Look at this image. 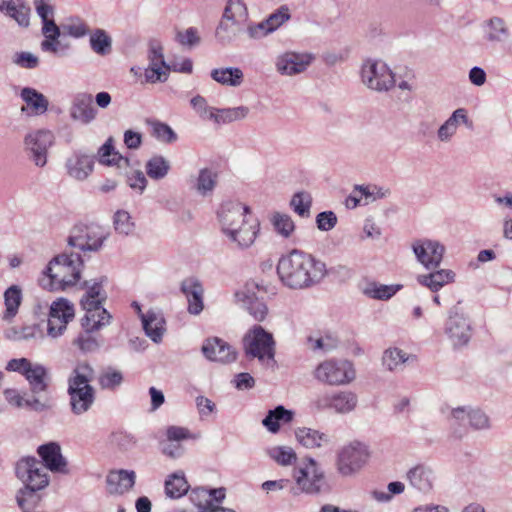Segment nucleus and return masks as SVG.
<instances>
[{"mask_svg": "<svg viewBox=\"0 0 512 512\" xmlns=\"http://www.w3.org/2000/svg\"><path fill=\"white\" fill-rule=\"evenodd\" d=\"M452 417L458 421L468 419L470 425L475 429H483L489 426L488 417L480 410L466 412L465 408L459 407L452 411Z\"/></svg>", "mask_w": 512, "mask_h": 512, "instance_id": "e433bc0d", "label": "nucleus"}, {"mask_svg": "<svg viewBox=\"0 0 512 512\" xmlns=\"http://www.w3.org/2000/svg\"><path fill=\"white\" fill-rule=\"evenodd\" d=\"M370 457L367 446L354 441L342 447L337 453L336 467L340 474L349 476L359 471Z\"/></svg>", "mask_w": 512, "mask_h": 512, "instance_id": "9d476101", "label": "nucleus"}, {"mask_svg": "<svg viewBox=\"0 0 512 512\" xmlns=\"http://www.w3.org/2000/svg\"><path fill=\"white\" fill-rule=\"evenodd\" d=\"M291 206L300 216H308L311 206V196L304 192L296 193L291 200Z\"/></svg>", "mask_w": 512, "mask_h": 512, "instance_id": "052dcab7", "label": "nucleus"}, {"mask_svg": "<svg viewBox=\"0 0 512 512\" xmlns=\"http://www.w3.org/2000/svg\"><path fill=\"white\" fill-rule=\"evenodd\" d=\"M42 32L45 36V40L41 43V49L43 51L56 54L67 49V46L61 47L59 41L61 30L53 19L43 22Z\"/></svg>", "mask_w": 512, "mask_h": 512, "instance_id": "a878e982", "label": "nucleus"}, {"mask_svg": "<svg viewBox=\"0 0 512 512\" xmlns=\"http://www.w3.org/2000/svg\"><path fill=\"white\" fill-rule=\"evenodd\" d=\"M245 350L248 355L259 360H271L275 355V341L271 333L262 326H254L245 337Z\"/></svg>", "mask_w": 512, "mask_h": 512, "instance_id": "9b49d317", "label": "nucleus"}, {"mask_svg": "<svg viewBox=\"0 0 512 512\" xmlns=\"http://www.w3.org/2000/svg\"><path fill=\"white\" fill-rule=\"evenodd\" d=\"M38 455L43 460L46 469L52 472H66V461L61 454L60 446L57 443L50 442L38 447Z\"/></svg>", "mask_w": 512, "mask_h": 512, "instance_id": "412c9836", "label": "nucleus"}, {"mask_svg": "<svg viewBox=\"0 0 512 512\" xmlns=\"http://www.w3.org/2000/svg\"><path fill=\"white\" fill-rule=\"evenodd\" d=\"M462 125L468 126L470 124L467 117V111L464 108H459L455 110L439 128H453Z\"/></svg>", "mask_w": 512, "mask_h": 512, "instance_id": "0e129e2a", "label": "nucleus"}, {"mask_svg": "<svg viewBox=\"0 0 512 512\" xmlns=\"http://www.w3.org/2000/svg\"><path fill=\"white\" fill-rule=\"evenodd\" d=\"M293 479L297 489L306 494H317L324 483V473L312 459L303 460L293 469Z\"/></svg>", "mask_w": 512, "mask_h": 512, "instance_id": "6e6552de", "label": "nucleus"}, {"mask_svg": "<svg viewBox=\"0 0 512 512\" xmlns=\"http://www.w3.org/2000/svg\"><path fill=\"white\" fill-rule=\"evenodd\" d=\"M293 416L294 413L291 410H287L283 406H277L268 412L262 424L271 433H277L282 424H288L293 420Z\"/></svg>", "mask_w": 512, "mask_h": 512, "instance_id": "72a5a7b5", "label": "nucleus"}, {"mask_svg": "<svg viewBox=\"0 0 512 512\" xmlns=\"http://www.w3.org/2000/svg\"><path fill=\"white\" fill-rule=\"evenodd\" d=\"M6 370L23 375L28 381L31 391L35 394L45 392L48 388V372L41 364H33L27 358L11 359L6 365Z\"/></svg>", "mask_w": 512, "mask_h": 512, "instance_id": "1a4fd4ad", "label": "nucleus"}, {"mask_svg": "<svg viewBox=\"0 0 512 512\" xmlns=\"http://www.w3.org/2000/svg\"><path fill=\"white\" fill-rule=\"evenodd\" d=\"M99 385L102 389L114 390L123 382V375L120 371L108 368L99 376Z\"/></svg>", "mask_w": 512, "mask_h": 512, "instance_id": "de8ad7c7", "label": "nucleus"}, {"mask_svg": "<svg viewBox=\"0 0 512 512\" xmlns=\"http://www.w3.org/2000/svg\"><path fill=\"white\" fill-rule=\"evenodd\" d=\"M199 497H209V500H207L208 506L212 505L210 503L211 500H215L216 502H222L225 498V490L223 488L219 489H212L210 491L202 488L193 489L190 498L192 501H196Z\"/></svg>", "mask_w": 512, "mask_h": 512, "instance_id": "e2e57ef3", "label": "nucleus"}, {"mask_svg": "<svg viewBox=\"0 0 512 512\" xmlns=\"http://www.w3.org/2000/svg\"><path fill=\"white\" fill-rule=\"evenodd\" d=\"M217 183V174L205 168L200 170L197 180V190L201 194L211 192Z\"/></svg>", "mask_w": 512, "mask_h": 512, "instance_id": "8fccbe9b", "label": "nucleus"}, {"mask_svg": "<svg viewBox=\"0 0 512 512\" xmlns=\"http://www.w3.org/2000/svg\"><path fill=\"white\" fill-rule=\"evenodd\" d=\"M166 438H167L168 442L180 443L183 440H187V439L193 438V435L185 427L169 426L166 429Z\"/></svg>", "mask_w": 512, "mask_h": 512, "instance_id": "69168bd1", "label": "nucleus"}, {"mask_svg": "<svg viewBox=\"0 0 512 512\" xmlns=\"http://www.w3.org/2000/svg\"><path fill=\"white\" fill-rule=\"evenodd\" d=\"M246 310L256 320L263 321L268 313L266 304L257 298H249L247 301Z\"/></svg>", "mask_w": 512, "mask_h": 512, "instance_id": "680f3d73", "label": "nucleus"}, {"mask_svg": "<svg viewBox=\"0 0 512 512\" xmlns=\"http://www.w3.org/2000/svg\"><path fill=\"white\" fill-rule=\"evenodd\" d=\"M273 225L276 231L284 237H289L295 229L293 220L286 214L276 213L273 216Z\"/></svg>", "mask_w": 512, "mask_h": 512, "instance_id": "13d9d810", "label": "nucleus"}, {"mask_svg": "<svg viewBox=\"0 0 512 512\" xmlns=\"http://www.w3.org/2000/svg\"><path fill=\"white\" fill-rule=\"evenodd\" d=\"M30 9L23 2L17 0V3L9 10L6 15L13 18L20 26H29Z\"/></svg>", "mask_w": 512, "mask_h": 512, "instance_id": "bf43d9fd", "label": "nucleus"}, {"mask_svg": "<svg viewBox=\"0 0 512 512\" xmlns=\"http://www.w3.org/2000/svg\"><path fill=\"white\" fill-rule=\"evenodd\" d=\"M202 352L211 361L229 363L236 359L235 351L220 338L206 340L202 346Z\"/></svg>", "mask_w": 512, "mask_h": 512, "instance_id": "6ab92c4d", "label": "nucleus"}, {"mask_svg": "<svg viewBox=\"0 0 512 512\" xmlns=\"http://www.w3.org/2000/svg\"><path fill=\"white\" fill-rule=\"evenodd\" d=\"M313 375L321 383L339 386L354 380L355 369L347 360L327 359L316 366Z\"/></svg>", "mask_w": 512, "mask_h": 512, "instance_id": "423d86ee", "label": "nucleus"}, {"mask_svg": "<svg viewBox=\"0 0 512 512\" xmlns=\"http://www.w3.org/2000/svg\"><path fill=\"white\" fill-rule=\"evenodd\" d=\"M313 58L308 53L285 52L277 57L276 69L282 75H296L304 72Z\"/></svg>", "mask_w": 512, "mask_h": 512, "instance_id": "dca6fc26", "label": "nucleus"}, {"mask_svg": "<svg viewBox=\"0 0 512 512\" xmlns=\"http://www.w3.org/2000/svg\"><path fill=\"white\" fill-rule=\"evenodd\" d=\"M75 310L72 303L65 298H58L53 301L47 323V333L50 337L56 338L64 333L67 325L73 320Z\"/></svg>", "mask_w": 512, "mask_h": 512, "instance_id": "f8f14e48", "label": "nucleus"}, {"mask_svg": "<svg viewBox=\"0 0 512 512\" xmlns=\"http://www.w3.org/2000/svg\"><path fill=\"white\" fill-rule=\"evenodd\" d=\"M99 162L104 165H116L120 167L121 162L127 163V159L123 158L117 151H115L112 138L100 147L98 151Z\"/></svg>", "mask_w": 512, "mask_h": 512, "instance_id": "a19ab883", "label": "nucleus"}, {"mask_svg": "<svg viewBox=\"0 0 512 512\" xmlns=\"http://www.w3.org/2000/svg\"><path fill=\"white\" fill-rule=\"evenodd\" d=\"M455 273L449 269H441L425 275H419L418 282L432 292L439 291L445 285L454 282Z\"/></svg>", "mask_w": 512, "mask_h": 512, "instance_id": "393cba45", "label": "nucleus"}, {"mask_svg": "<svg viewBox=\"0 0 512 512\" xmlns=\"http://www.w3.org/2000/svg\"><path fill=\"white\" fill-rule=\"evenodd\" d=\"M414 253L418 260L427 268L434 269L443 259L445 248L432 240L418 241L413 245Z\"/></svg>", "mask_w": 512, "mask_h": 512, "instance_id": "a211bd4d", "label": "nucleus"}, {"mask_svg": "<svg viewBox=\"0 0 512 512\" xmlns=\"http://www.w3.org/2000/svg\"><path fill=\"white\" fill-rule=\"evenodd\" d=\"M325 264L311 254L294 249L282 256L277 274L282 283L293 289H302L319 282L325 275Z\"/></svg>", "mask_w": 512, "mask_h": 512, "instance_id": "f257e3e1", "label": "nucleus"}, {"mask_svg": "<svg viewBox=\"0 0 512 512\" xmlns=\"http://www.w3.org/2000/svg\"><path fill=\"white\" fill-rule=\"evenodd\" d=\"M169 66L165 64H149L145 70V79L149 83L164 82L167 79Z\"/></svg>", "mask_w": 512, "mask_h": 512, "instance_id": "6e6d98bb", "label": "nucleus"}, {"mask_svg": "<svg viewBox=\"0 0 512 512\" xmlns=\"http://www.w3.org/2000/svg\"><path fill=\"white\" fill-rule=\"evenodd\" d=\"M101 284L94 283L81 299V306L83 309L94 308L102 306L105 297L101 294Z\"/></svg>", "mask_w": 512, "mask_h": 512, "instance_id": "a18cd8bd", "label": "nucleus"}, {"mask_svg": "<svg viewBox=\"0 0 512 512\" xmlns=\"http://www.w3.org/2000/svg\"><path fill=\"white\" fill-rule=\"evenodd\" d=\"M408 359L409 357H407L406 354L398 348L387 349L383 356V364L389 370H395Z\"/></svg>", "mask_w": 512, "mask_h": 512, "instance_id": "3c124183", "label": "nucleus"}, {"mask_svg": "<svg viewBox=\"0 0 512 512\" xmlns=\"http://www.w3.org/2000/svg\"><path fill=\"white\" fill-rule=\"evenodd\" d=\"M357 404V397L348 391L324 392L313 401L318 411L333 410L336 413H347L352 411Z\"/></svg>", "mask_w": 512, "mask_h": 512, "instance_id": "ddd939ff", "label": "nucleus"}, {"mask_svg": "<svg viewBox=\"0 0 512 512\" xmlns=\"http://www.w3.org/2000/svg\"><path fill=\"white\" fill-rule=\"evenodd\" d=\"M410 484L419 491L427 492L432 489L434 474L424 465H417L407 473Z\"/></svg>", "mask_w": 512, "mask_h": 512, "instance_id": "cd10ccee", "label": "nucleus"}, {"mask_svg": "<svg viewBox=\"0 0 512 512\" xmlns=\"http://www.w3.org/2000/svg\"><path fill=\"white\" fill-rule=\"evenodd\" d=\"M361 79L364 85L377 92L389 91L396 84L394 73L380 60H366L362 65Z\"/></svg>", "mask_w": 512, "mask_h": 512, "instance_id": "0eeeda50", "label": "nucleus"}, {"mask_svg": "<svg viewBox=\"0 0 512 512\" xmlns=\"http://www.w3.org/2000/svg\"><path fill=\"white\" fill-rule=\"evenodd\" d=\"M94 376L93 368L87 363L79 364L68 381L71 410L82 414L89 410L95 400V392L89 384Z\"/></svg>", "mask_w": 512, "mask_h": 512, "instance_id": "39448f33", "label": "nucleus"}, {"mask_svg": "<svg viewBox=\"0 0 512 512\" xmlns=\"http://www.w3.org/2000/svg\"><path fill=\"white\" fill-rule=\"evenodd\" d=\"M22 303V290L17 285L10 286L4 292V305L5 310L3 312L2 319L7 322H11L18 314L19 307Z\"/></svg>", "mask_w": 512, "mask_h": 512, "instance_id": "473e14b6", "label": "nucleus"}, {"mask_svg": "<svg viewBox=\"0 0 512 512\" xmlns=\"http://www.w3.org/2000/svg\"><path fill=\"white\" fill-rule=\"evenodd\" d=\"M189 490L188 482L183 474L174 473L165 482V492L170 498L177 499Z\"/></svg>", "mask_w": 512, "mask_h": 512, "instance_id": "ea45409f", "label": "nucleus"}, {"mask_svg": "<svg viewBox=\"0 0 512 512\" xmlns=\"http://www.w3.org/2000/svg\"><path fill=\"white\" fill-rule=\"evenodd\" d=\"M106 483L110 494L122 495L134 486L135 473L127 470L111 471L107 476Z\"/></svg>", "mask_w": 512, "mask_h": 512, "instance_id": "b1692460", "label": "nucleus"}, {"mask_svg": "<svg viewBox=\"0 0 512 512\" xmlns=\"http://www.w3.org/2000/svg\"><path fill=\"white\" fill-rule=\"evenodd\" d=\"M104 239L105 234L100 227L76 225L69 236L68 243L82 251H97Z\"/></svg>", "mask_w": 512, "mask_h": 512, "instance_id": "4468645a", "label": "nucleus"}, {"mask_svg": "<svg viewBox=\"0 0 512 512\" xmlns=\"http://www.w3.org/2000/svg\"><path fill=\"white\" fill-rule=\"evenodd\" d=\"M510 36L509 29L502 18L493 17L487 22L486 39L489 42H505Z\"/></svg>", "mask_w": 512, "mask_h": 512, "instance_id": "58836bf2", "label": "nucleus"}, {"mask_svg": "<svg viewBox=\"0 0 512 512\" xmlns=\"http://www.w3.org/2000/svg\"><path fill=\"white\" fill-rule=\"evenodd\" d=\"M298 442L306 448L315 449L326 446L330 443V437L317 430L303 427L296 431Z\"/></svg>", "mask_w": 512, "mask_h": 512, "instance_id": "7c9ffc66", "label": "nucleus"}, {"mask_svg": "<svg viewBox=\"0 0 512 512\" xmlns=\"http://www.w3.org/2000/svg\"><path fill=\"white\" fill-rule=\"evenodd\" d=\"M146 173L152 179L164 178L169 169V163L161 156H154L146 163Z\"/></svg>", "mask_w": 512, "mask_h": 512, "instance_id": "c03bdc74", "label": "nucleus"}, {"mask_svg": "<svg viewBox=\"0 0 512 512\" xmlns=\"http://www.w3.org/2000/svg\"><path fill=\"white\" fill-rule=\"evenodd\" d=\"M291 15L289 12V8L286 5L281 6L275 12L270 14L265 22L270 29V32L276 31L280 26H282L286 21L290 19Z\"/></svg>", "mask_w": 512, "mask_h": 512, "instance_id": "603ef678", "label": "nucleus"}, {"mask_svg": "<svg viewBox=\"0 0 512 512\" xmlns=\"http://www.w3.org/2000/svg\"><path fill=\"white\" fill-rule=\"evenodd\" d=\"M14 63L22 68L33 69L38 66L39 59L30 52H20L16 53Z\"/></svg>", "mask_w": 512, "mask_h": 512, "instance_id": "774afa93", "label": "nucleus"}, {"mask_svg": "<svg viewBox=\"0 0 512 512\" xmlns=\"http://www.w3.org/2000/svg\"><path fill=\"white\" fill-rule=\"evenodd\" d=\"M92 50L99 55H107L111 52L112 40L102 29H96L90 36Z\"/></svg>", "mask_w": 512, "mask_h": 512, "instance_id": "79ce46f5", "label": "nucleus"}, {"mask_svg": "<svg viewBox=\"0 0 512 512\" xmlns=\"http://www.w3.org/2000/svg\"><path fill=\"white\" fill-rule=\"evenodd\" d=\"M94 331H87L83 329V332L73 340V344L77 346L83 352H92L97 349L98 341L92 335Z\"/></svg>", "mask_w": 512, "mask_h": 512, "instance_id": "4d7b16f0", "label": "nucleus"}, {"mask_svg": "<svg viewBox=\"0 0 512 512\" xmlns=\"http://www.w3.org/2000/svg\"><path fill=\"white\" fill-rule=\"evenodd\" d=\"M210 76L215 82L230 87H238L244 80L243 71L238 67L215 68Z\"/></svg>", "mask_w": 512, "mask_h": 512, "instance_id": "c85d7f7f", "label": "nucleus"}, {"mask_svg": "<svg viewBox=\"0 0 512 512\" xmlns=\"http://www.w3.org/2000/svg\"><path fill=\"white\" fill-rule=\"evenodd\" d=\"M445 331L455 346L467 344L471 337V327L467 318L456 309L451 311Z\"/></svg>", "mask_w": 512, "mask_h": 512, "instance_id": "f3484780", "label": "nucleus"}, {"mask_svg": "<svg viewBox=\"0 0 512 512\" xmlns=\"http://www.w3.org/2000/svg\"><path fill=\"white\" fill-rule=\"evenodd\" d=\"M82 266L83 260L79 254L58 255L49 262L39 278V284L48 291L65 290L79 281Z\"/></svg>", "mask_w": 512, "mask_h": 512, "instance_id": "7ed1b4c3", "label": "nucleus"}, {"mask_svg": "<svg viewBox=\"0 0 512 512\" xmlns=\"http://www.w3.org/2000/svg\"><path fill=\"white\" fill-rule=\"evenodd\" d=\"M372 194L369 187L356 188L353 195H350L346 199V206L348 208H355L361 204L363 198L365 199L364 204H368L369 197H371Z\"/></svg>", "mask_w": 512, "mask_h": 512, "instance_id": "338daca9", "label": "nucleus"}, {"mask_svg": "<svg viewBox=\"0 0 512 512\" xmlns=\"http://www.w3.org/2000/svg\"><path fill=\"white\" fill-rule=\"evenodd\" d=\"M401 285H383L371 283L365 290V293L374 299L388 300L394 296L400 289Z\"/></svg>", "mask_w": 512, "mask_h": 512, "instance_id": "37998d69", "label": "nucleus"}, {"mask_svg": "<svg viewBox=\"0 0 512 512\" xmlns=\"http://www.w3.org/2000/svg\"><path fill=\"white\" fill-rule=\"evenodd\" d=\"M222 17L232 25H245L249 19L247 6L242 0H228Z\"/></svg>", "mask_w": 512, "mask_h": 512, "instance_id": "c756f323", "label": "nucleus"}, {"mask_svg": "<svg viewBox=\"0 0 512 512\" xmlns=\"http://www.w3.org/2000/svg\"><path fill=\"white\" fill-rule=\"evenodd\" d=\"M70 115L80 124H88L91 122L96 115L92 95L87 93L77 94L73 99L70 108Z\"/></svg>", "mask_w": 512, "mask_h": 512, "instance_id": "aec40b11", "label": "nucleus"}, {"mask_svg": "<svg viewBox=\"0 0 512 512\" xmlns=\"http://www.w3.org/2000/svg\"><path fill=\"white\" fill-rule=\"evenodd\" d=\"M218 218L223 232L239 246L249 247L254 243L259 232V222L247 206L226 202L221 205Z\"/></svg>", "mask_w": 512, "mask_h": 512, "instance_id": "f03ea898", "label": "nucleus"}, {"mask_svg": "<svg viewBox=\"0 0 512 512\" xmlns=\"http://www.w3.org/2000/svg\"><path fill=\"white\" fill-rule=\"evenodd\" d=\"M181 291L188 301V311L191 314H199L203 310V287L195 278L185 279L181 284Z\"/></svg>", "mask_w": 512, "mask_h": 512, "instance_id": "4be33fe9", "label": "nucleus"}, {"mask_svg": "<svg viewBox=\"0 0 512 512\" xmlns=\"http://www.w3.org/2000/svg\"><path fill=\"white\" fill-rule=\"evenodd\" d=\"M93 167L94 158L84 154H74L66 162L67 173L76 180H85L92 173Z\"/></svg>", "mask_w": 512, "mask_h": 512, "instance_id": "5701e85b", "label": "nucleus"}, {"mask_svg": "<svg viewBox=\"0 0 512 512\" xmlns=\"http://www.w3.org/2000/svg\"><path fill=\"white\" fill-rule=\"evenodd\" d=\"M46 470L43 463L35 457H23L17 462L15 473L24 484L16 496L20 508H29V505H26V495L35 498L36 491L48 486L49 476Z\"/></svg>", "mask_w": 512, "mask_h": 512, "instance_id": "20e7f679", "label": "nucleus"}, {"mask_svg": "<svg viewBox=\"0 0 512 512\" xmlns=\"http://www.w3.org/2000/svg\"><path fill=\"white\" fill-rule=\"evenodd\" d=\"M175 40L181 46L192 48L200 44L201 37L196 27H189L184 31H177Z\"/></svg>", "mask_w": 512, "mask_h": 512, "instance_id": "09e8293b", "label": "nucleus"}, {"mask_svg": "<svg viewBox=\"0 0 512 512\" xmlns=\"http://www.w3.org/2000/svg\"><path fill=\"white\" fill-rule=\"evenodd\" d=\"M269 456L279 465L287 466L296 461L297 456L290 447H273L269 450Z\"/></svg>", "mask_w": 512, "mask_h": 512, "instance_id": "49530a36", "label": "nucleus"}, {"mask_svg": "<svg viewBox=\"0 0 512 512\" xmlns=\"http://www.w3.org/2000/svg\"><path fill=\"white\" fill-rule=\"evenodd\" d=\"M85 316L82 318V328L87 331H98L109 324L111 316L102 306L84 309Z\"/></svg>", "mask_w": 512, "mask_h": 512, "instance_id": "bb28decb", "label": "nucleus"}, {"mask_svg": "<svg viewBox=\"0 0 512 512\" xmlns=\"http://www.w3.org/2000/svg\"><path fill=\"white\" fill-rule=\"evenodd\" d=\"M21 98L26 103L32 114L41 115L48 109V100L34 88L25 87L21 91Z\"/></svg>", "mask_w": 512, "mask_h": 512, "instance_id": "f704fd0d", "label": "nucleus"}, {"mask_svg": "<svg viewBox=\"0 0 512 512\" xmlns=\"http://www.w3.org/2000/svg\"><path fill=\"white\" fill-rule=\"evenodd\" d=\"M50 130H34L25 138L26 149L31 152L35 165L43 167L47 162V150L53 144Z\"/></svg>", "mask_w": 512, "mask_h": 512, "instance_id": "2eb2a0df", "label": "nucleus"}, {"mask_svg": "<svg viewBox=\"0 0 512 512\" xmlns=\"http://www.w3.org/2000/svg\"><path fill=\"white\" fill-rule=\"evenodd\" d=\"M247 106L217 109L213 122L216 125H227L245 119L249 114Z\"/></svg>", "mask_w": 512, "mask_h": 512, "instance_id": "c9c22d12", "label": "nucleus"}, {"mask_svg": "<svg viewBox=\"0 0 512 512\" xmlns=\"http://www.w3.org/2000/svg\"><path fill=\"white\" fill-rule=\"evenodd\" d=\"M190 104L199 117L214 120L217 108L208 106L204 97L197 95L191 99Z\"/></svg>", "mask_w": 512, "mask_h": 512, "instance_id": "5fc2aeb1", "label": "nucleus"}, {"mask_svg": "<svg viewBox=\"0 0 512 512\" xmlns=\"http://www.w3.org/2000/svg\"><path fill=\"white\" fill-rule=\"evenodd\" d=\"M337 338L331 333L322 334L320 331L307 336L306 345L313 351L327 352L337 346Z\"/></svg>", "mask_w": 512, "mask_h": 512, "instance_id": "4c0bfd02", "label": "nucleus"}, {"mask_svg": "<svg viewBox=\"0 0 512 512\" xmlns=\"http://www.w3.org/2000/svg\"><path fill=\"white\" fill-rule=\"evenodd\" d=\"M227 22V20H223L222 18L215 32L217 41L222 45L232 43L239 31V29H233Z\"/></svg>", "mask_w": 512, "mask_h": 512, "instance_id": "864d4df0", "label": "nucleus"}, {"mask_svg": "<svg viewBox=\"0 0 512 512\" xmlns=\"http://www.w3.org/2000/svg\"><path fill=\"white\" fill-rule=\"evenodd\" d=\"M141 320L147 336L154 342L160 341L165 331V320L163 316L156 312L149 311L141 315Z\"/></svg>", "mask_w": 512, "mask_h": 512, "instance_id": "2f4dec72", "label": "nucleus"}]
</instances>
